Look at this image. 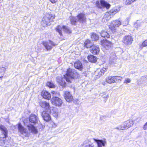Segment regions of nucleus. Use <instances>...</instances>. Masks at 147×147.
Listing matches in <instances>:
<instances>
[{
	"label": "nucleus",
	"mask_w": 147,
	"mask_h": 147,
	"mask_svg": "<svg viewBox=\"0 0 147 147\" xmlns=\"http://www.w3.org/2000/svg\"><path fill=\"white\" fill-rule=\"evenodd\" d=\"M39 104L40 106L42 108L46 110H51V108L50 107L49 103L47 102L46 101L41 100L39 102ZM51 112H52L51 111Z\"/></svg>",
	"instance_id": "nucleus-10"
},
{
	"label": "nucleus",
	"mask_w": 147,
	"mask_h": 147,
	"mask_svg": "<svg viewBox=\"0 0 147 147\" xmlns=\"http://www.w3.org/2000/svg\"><path fill=\"white\" fill-rule=\"evenodd\" d=\"M90 51L93 54H97L99 51V48L98 46L93 45L90 48Z\"/></svg>",
	"instance_id": "nucleus-17"
},
{
	"label": "nucleus",
	"mask_w": 147,
	"mask_h": 147,
	"mask_svg": "<svg viewBox=\"0 0 147 147\" xmlns=\"http://www.w3.org/2000/svg\"><path fill=\"white\" fill-rule=\"evenodd\" d=\"M146 46H147V40H145L142 43L139 45V47L141 48Z\"/></svg>",
	"instance_id": "nucleus-37"
},
{
	"label": "nucleus",
	"mask_w": 147,
	"mask_h": 147,
	"mask_svg": "<svg viewBox=\"0 0 147 147\" xmlns=\"http://www.w3.org/2000/svg\"><path fill=\"white\" fill-rule=\"evenodd\" d=\"M7 67H0V78L3 77L5 73V71Z\"/></svg>",
	"instance_id": "nucleus-32"
},
{
	"label": "nucleus",
	"mask_w": 147,
	"mask_h": 147,
	"mask_svg": "<svg viewBox=\"0 0 147 147\" xmlns=\"http://www.w3.org/2000/svg\"><path fill=\"white\" fill-rule=\"evenodd\" d=\"M93 140L95 142H96L98 147H104L107 143L105 139L100 140L93 139Z\"/></svg>",
	"instance_id": "nucleus-11"
},
{
	"label": "nucleus",
	"mask_w": 147,
	"mask_h": 147,
	"mask_svg": "<svg viewBox=\"0 0 147 147\" xmlns=\"http://www.w3.org/2000/svg\"><path fill=\"white\" fill-rule=\"evenodd\" d=\"M55 17V16L51 14H46L43 17L42 22V24L43 27H45L48 26H49L51 24L50 22L52 21Z\"/></svg>",
	"instance_id": "nucleus-2"
},
{
	"label": "nucleus",
	"mask_w": 147,
	"mask_h": 147,
	"mask_svg": "<svg viewBox=\"0 0 147 147\" xmlns=\"http://www.w3.org/2000/svg\"><path fill=\"white\" fill-rule=\"evenodd\" d=\"M3 1V0H0V3L2 2V1Z\"/></svg>",
	"instance_id": "nucleus-49"
},
{
	"label": "nucleus",
	"mask_w": 147,
	"mask_h": 147,
	"mask_svg": "<svg viewBox=\"0 0 147 147\" xmlns=\"http://www.w3.org/2000/svg\"><path fill=\"white\" fill-rule=\"evenodd\" d=\"M4 138H3V137L2 138L0 137V146H3L5 144V141L3 139Z\"/></svg>",
	"instance_id": "nucleus-41"
},
{
	"label": "nucleus",
	"mask_w": 147,
	"mask_h": 147,
	"mask_svg": "<svg viewBox=\"0 0 147 147\" xmlns=\"http://www.w3.org/2000/svg\"><path fill=\"white\" fill-rule=\"evenodd\" d=\"M74 67L76 69L80 70H82L83 68L82 63L79 61L75 62L74 63Z\"/></svg>",
	"instance_id": "nucleus-26"
},
{
	"label": "nucleus",
	"mask_w": 147,
	"mask_h": 147,
	"mask_svg": "<svg viewBox=\"0 0 147 147\" xmlns=\"http://www.w3.org/2000/svg\"><path fill=\"white\" fill-rule=\"evenodd\" d=\"M42 96L45 99L48 100H49L51 98V94L48 92L43 90L42 91L41 94Z\"/></svg>",
	"instance_id": "nucleus-18"
},
{
	"label": "nucleus",
	"mask_w": 147,
	"mask_h": 147,
	"mask_svg": "<svg viewBox=\"0 0 147 147\" xmlns=\"http://www.w3.org/2000/svg\"><path fill=\"white\" fill-rule=\"evenodd\" d=\"M51 101L52 104L56 106H60L62 104L61 100L58 97L52 98Z\"/></svg>",
	"instance_id": "nucleus-7"
},
{
	"label": "nucleus",
	"mask_w": 147,
	"mask_h": 147,
	"mask_svg": "<svg viewBox=\"0 0 147 147\" xmlns=\"http://www.w3.org/2000/svg\"><path fill=\"white\" fill-rule=\"evenodd\" d=\"M125 22L122 23V24L123 26H126L128 24V22L127 20H125L124 21ZM122 24L121 22L119 20H116L113 21L112 23L109 26V28L112 30L113 31L115 30L116 27H118Z\"/></svg>",
	"instance_id": "nucleus-3"
},
{
	"label": "nucleus",
	"mask_w": 147,
	"mask_h": 147,
	"mask_svg": "<svg viewBox=\"0 0 147 147\" xmlns=\"http://www.w3.org/2000/svg\"><path fill=\"white\" fill-rule=\"evenodd\" d=\"M52 3H55L57 1V0H49Z\"/></svg>",
	"instance_id": "nucleus-46"
},
{
	"label": "nucleus",
	"mask_w": 147,
	"mask_h": 147,
	"mask_svg": "<svg viewBox=\"0 0 147 147\" xmlns=\"http://www.w3.org/2000/svg\"><path fill=\"white\" fill-rule=\"evenodd\" d=\"M133 41V39L131 36L127 35L124 36L123 38L122 42L126 45L131 44Z\"/></svg>",
	"instance_id": "nucleus-9"
},
{
	"label": "nucleus",
	"mask_w": 147,
	"mask_h": 147,
	"mask_svg": "<svg viewBox=\"0 0 147 147\" xmlns=\"http://www.w3.org/2000/svg\"><path fill=\"white\" fill-rule=\"evenodd\" d=\"M114 76H109L106 78V82L109 84H111L115 82V81L114 80Z\"/></svg>",
	"instance_id": "nucleus-29"
},
{
	"label": "nucleus",
	"mask_w": 147,
	"mask_h": 147,
	"mask_svg": "<svg viewBox=\"0 0 147 147\" xmlns=\"http://www.w3.org/2000/svg\"><path fill=\"white\" fill-rule=\"evenodd\" d=\"M78 77V73L73 69L69 68L67 69V73L64 75V78L67 82H70V80Z\"/></svg>",
	"instance_id": "nucleus-1"
},
{
	"label": "nucleus",
	"mask_w": 147,
	"mask_h": 147,
	"mask_svg": "<svg viewBox=\"0 0 147 147\" xmlns=\"http://www.w3.org/2000/svg\"><path fill=\"white\" fill-rule=\"evenodd\" d=\"M106 69L105 68H103L101 69H98L95 72V74L97 78H99L104 74L106 71Z\"/></svg>",
	"instance_id": "nucleus-14"
},
{
	"label": "nucleus",
	"mask_w": 147,
	"mask_h": 147,
	"mask_svg": "<svg viewBox=\"0 0 147 147\" xmlns=\"http://www.w3.org/2000/svg\"><path fill=\"white\" fill-rule=\"evenodd\" d=\"M96 5L98 8H102V7H104L107 9H109L111 6L109 4L104 0H100V3L98 1H97Z\"/></svg>",
	"instance_id": "nucleus-6"
},
{
	"label": "nucleus",
	"mask_w": 147,
	"mask_h": 147,
	"mask_svg": "<svg viewBox=\"0 0 147 147\" xmlns=\"http://www.w3.org/2000/svg\"><path fill=\"white\" fill-rule=\"evenodd\" d=\"M53 115L55 117H57L58 116V112L53 111Z\"/></svg>",
	"instance_id": "nucleus-44"
},
{
	"label": "nucleus",
	"mask_w": 147,
	"mask_h": 147,
	"mask_svg": "<svg viewBox=\"0 0 147 147\" xmlns=\"http://www.w3.org/2000/svg\"><path fill=\"white\" fill-rule=\"evenodd\" d=\"M70 19L71 23L73 24H75L76 22H78L76 17H70Z\"/></svg>",
	"instance_id": "nucleus-35"
},
{
	"label": "nucleus",
	"mask_w": 147,
	"mask_h": 147,
	"mask_svg": "<svg viewBox=\"0 0 147 147\" xmlns=\"http://www.w3.org/2000/svg\"><path fill=\"white\" fill-rule=\"evenodd\" d=\"M56 31L58 32L60 36L62 35V30H63L66 32L69 33H71V31L69 28L65 26H61L59 25L56 28Z\"/></svg>",
	"instance_id": "nucleus-5"
},
{
	"label": "nucleus",
	"mask_w": 147,
	"mask_h": 147,
	"mask_svg": "<svg viewBox=\"0 0 147 147\" xmlns=\"http://www.w3.org/2000/svg\"><path fill=\"white\" fill-rule=\"evenodd\" d=\"M82 146L84 147H95L93 143H92L90 141L88 140H86L83 143Z\"/></svg>",
	"instance_id": "nucleus-25"
},
{
	"label": "nucleus",
	"mask_w": 147,
	"mask_h": 147,
	"mask_svg": "<svg viewBox=\"0 0 147 147\" xmlns=\"http://www.w3.org/2000/svg\"><path fill=\"white\" fill-rule=\"evenodd\" d=\"M43 45L47 50H50L52 49L51 46H55L57 45V44L54 43L51 41L50 40L49 42H44Z\"/></svg>",
	"instance_id": "nucleus-8"
},
{
	"label": "nucleus",
	"mask_w": 147,
	"mask_h": 147,
	"mask_svg": "<svg viewBox=\"0 0 147 147\" xmlns=\"http://www.w3.org/2000/svg\"><path fill=\"white\" fill-rule=\"evenodd\" d=\"M136 0H134V1H135Z\"/></svg>",
	"instance_id": "nucleus-50"
},
{
	"label": "nucleus",
	"mask_w": 147,
	"mask_h": 147,
	"mask_svg": "<svg viewBox=\"0 0 147 147\" xmlns=\"http://www.w3.org/2000/svg\"><path fill=\"white\" fill-rule=\"evenodd\" d=\"M27 127L29 130L32 133L36 134L38 132L37 129L36 127H35L33 125L30 124L27 125Z\"/></svg>",
	"instance_id": "nucleus-22"
},
{
	"label": "nucleus",
	"mask_w": 147,
	"mask_h": 147,
	"mask_svg": "<svg viewBox=\"0 0 147 147\" xmlns=\"http://www.w3.org/2000/svg\"><path fill=\"white\" fill-rule=\"evenodd\" d=\"M78 22H83L86 21V16L85 14L81 13L79 14L76 17Z\"/></svg>",
	"instance_id": "nucleus-15"
},
{
	"label": "nucleus",
	"mask_w": 147,
	"mask_h": 147,
	"mask_svg": "<svg viewBox=\"0 0 147 147\" xmlns=\"http://www.w3.org/2000/svg\"><path fill=\"white\" fill-rule=\"evenodd\" d=\"M91 37L93 40L96 41L99 38V36L98 35L95 33H92L91 36Z\"/></svg>",
	"instance_id": "nucleus-34"
},
{
	"label": "nucleus",
	"mask_w": 147,
	"mask_h": 147,
	"mask_svg": "<svg viewBox=\"0 0 147 147\" xmlns=\"http://www.w3.org/2000/svg\"><path fill=\"white\" fill-rule=\"evenodd\" d=\"M42 116L43 119L46 121H48L51 119V116L47 112L43 111L42 114Z\"/></svg>",
	"instance_id": "nucleus-16"
},
{
	"label": "nucleus",
	"mask_w": 147,
	"mask_h": 147,
	"mask_svg": "<svg viewBox=\"0 0 147 147\" xmlns=\"http://www.w3.org/2000/svg\"><path fill=\"white\" fill-rule=\"evenodd\" d=\"M118 12V11L116 9H112L110 10L109 12H108L109 13L110 15L111 16V15H113L115 14L117 12Z\"/></svg>",
	"instance_id": "nucleus-38"
},
{
	"label": "nucleus",
	"mask_w": 147,
	"mask_h": 147,
	"mask_svg": "<svg viewBox=\"0 0 147 147\" xmlns=\"http://www.w3.org/2000/svg\"><path fill=\"white\" fill-rule=\"evenodd\" d=\"M101 43L103 47L107 50L110 48L112 45L111 42L106 40L101 41Z\"/></svg>",
	"instance_id": "nucleus-12"
},
{
	"label": "nucleus",
	"mask_w": 147,
	"mask_h": 147,
	"mask_svg": "<svg viewBox=\"0 0 147 147\" xmlns=\"http://www.w3.org/2000/svg\"><path fill=\"white\" fill-rule=\"evenodd\" d=\"M111 16L109 12H106L102 18V21L105 22V20H109L111 17Z\"/></svg>",
	"instance_id": "nucleus-28"
},
{
	"label": "nucleus",
	"mask_w": 147,
	"mask_h": 147,
	"mask_svg": "<svg viewBox=\"0 0 147 147\" xmlns=\"http://www.w3.org/2000/svg\"><path fill=\"white\" fill-rule=\"evenodd\" d=\"M51 124L52 125V127L54 128L56 127L57 126L56 124L55 123H54L53 122H52L51 123Z\"/></svg>",
	"instance_id": "nucleus-47"
},
{
	"label": "nucleus",
	"mask_w": 147,
	"mask_h": 147,
	"mask_svg": "<svg viewBox=\"0 0 147 147\" xmlns=\"http://www.w3.org/2000/svg\"><path fill=\"white\" fill-rule=\"evenodd\" d=\"M46 85L50 88H53L55 87L54 84L52 82H47Z\"/></svg>",
	"instance_id": "nucleus-39"
},
{
	"label": "nucleus",
	"mask_w": 147,
	"mask_h": 147,
	"mask_svg": "<svg viewBox=\"0 0 147 147\" xmlns=\"http://www.w3.org/2000/svg\"><path fill=\"white\" fill-rule=\"evenodd\" d=\"M92 43L91 42L90 40H87L84 42V46L87 48H90L92 45Z\"/></svg>",
	"instance_id": "nucleus-31"
},
{
	"label": "nucleus",
	"mask_w": 147,
	"mask_h": 147,
	"mask_svg": "<svg viewBox=\"0 0 147 147\" xmlns=\"http://www.w3.org/2000/svg\"><path fill=\"white\" fill-rule=\"evenodd\" d=\"M134 123L132 120H128L123 122L118 127H116L115 129L122 130L126 129L132 126Z\"/></svg>",
	"instance_id": "nucleus-4"
},
{
	"label": "nucleus",
	"mask_w": 147,
	"mask_h": 147,
	"mask_svg": "<svg viewBox=\"0 0 147 147\" xmlns=\"http://www.w3.org/2000/svg\"><path fill=\"white\" fill-rule=\"evenodd\" d=\"M87 58L88 61L90 62L95 63L97 61L96 57L92 55H88Z\"/></svg>",
	"instance_id": "nucleus-27"
},
{
	"label": "nucleus",
	"mask_w": 147,
	"mask_h": 147,
	"mask_svg": "<svg viewBox=\"0 0 147 147\" xmlns=\"http://www.w3.org/2000/svg\"><path fill=\"white\" fill-rule=\"evenodd\" d=\"M0 130L2 133L4 135L3 138H6L7 137L8 131L4 126L2 125H0Z\"/></svg>",
	"instance_id": "nucleus-19"
},
{
	"label": "nucleus",
	"mask_w": 147,
	"mask_h": 147,
	"mask_svg": "<svg viewBox=\"0 0 147 147\" xmlns=\"http://www.w3.org/2000/svg\"><path fill=\"white\" fill-rule=\"evenodd\" d=\"M29 120L31 123H36L38 122V118L34 114H32L29 117Z\"/></svg>",
	"instance_id": "nucleus-21"
},
{
	"label": "nucleus",
	"mask_w": 147,
	"mask_h": 147,
	"mask_svg": "<svg viewBox=\"0 0 147 147\" xmlns=\"http://www.w3.org/2000/svg\"><path fill=\"white\" fill-rule=\"evenodd\" d=\"M66 80L64 78V75L63 78H61L58 77L57 78V82L61 85L63 87H64L65 85V81Z\"/></svg>",
	"instance_id": "nucleus-23"
},
{
	"label": "nucleus",
	"mask_w": 147,
	"mask_h": 147,
	"mask_svg": "<svg viewBox=\"0 0 147 147\" xmlns=\"http://www.w3.org/2000/svg\"><path fill=\"white\" fill-rule=\"evenodd\" d=\"M117 58V57L114 53L111 54L109 58V61L110 64L114 63Z\"/></svg>",
	"instance_id": "nucleus-24"
},
{
	"label": "nucleus",
	"mask_w": 147,
	"mask_h": 147,
	"mask_svg": "<svg viewBox=\"0 0 147 147\" xmlns=\"http://www.w3.org/2000/svg\"><path fill=\"white\" fill-rule=\"evenodd\" d=\"M125 4L127 5L130 4L134 1V0H125Z\"/></svg>",
	"instance_id": "nucleus-42"
},
{
	"label": "nucleus",
	"mask_w": 147,
	"mask_h": 147,
	"mask_svg": "<svg viewBox=\"0 0 147 147\" xmlns=\"http://www.w3.org/2000/svg\"><path fill=\"white\" fill-rule=\"evenodd\" d=\"M107 99L109 97V95H106L105 97Z\"/></svg>",
	"instance_id": "nucleus-48"
},
{
	"label": "nucleus",
	"mask_w": 147,
	"mask_h": 147,
	"mask_svg": "<svg viewBox=\"0 0 147 147\" xmlns=\"http://www.w3.org/2000/svg\"><path fill=\"white\" fill-rule=\"evenodd\" d=\"M143 128L144 130H147V122L144 125Z\"/></svg>",
	"instance_id": "nucleus-45"
},
{
	"label": "nucleus",
	"mask_w": 147,
	"mask_h": 147,
	"mask_svg": "<svg viewBox=\"0 0 147 147\" xmlns=\"http://www.w3.org/2000/svg\"><path fill=\"white\" fill-rule=\"evenodd\" d=\"M125 0H124V1H125Z\"/></svg>",
	"instance_id": "nucleus-51"
},
{
	"label": "nucleus",
	"mask_w": 147,
	"mask_h": 147,
	"mask_svg": "<svg viewBox=\"0 0 147 147\" xmlns=\"http://www.w3.org/2000/svg\"><path fill=\"white\" fill-rule=\"evenodd\" d=\"M64 96L65 100L68 102H71L73 100V96L69 92H65Z\"/></svg>",
	"instance_id": "nucleus-13"
},
{
	"label": "nucleus",
	"mask_w": 147,
	"mask_h": 147,
	"mask_svg": "<svg viewBox=\"0 0 147 147\" xmlns=\"http://www.w3.org/2000/svg\"><path fill=\"white\" fill-rule=\"evenodd\" d=\"M52 95L53 96L52 98H54L56 97H58L60 96L59 92L56 91H52L51 92Z\"/></svg>",
	"instance_id": "nucleus-36"
},
{
	"label": "nucleus",
	"mask_w": 147,
	"mask_h": 147,
	"mask_svg": "<svg viewBox=\"0 0 147 147\" xmlns=\"http://www.w3.org/2000/svg\"><path fill=\"white\" fill-rule=\"evenodd\" d=\"M122 77L120 76H114V80L115 81V82L116 81H117L119 80L121 81V78H122Z\"/></svg>",
	"instance_id": "nucleus-40"
},
{
	"label": "nucleus",
	"mask_w": 147,
	"mask_h": 147,
	"mask_svg": "<svg viewBox=\"0 0 147 147\" xmlns=\"http://www.w3.org/2000/svg\"><path fill=\"white\" fill-rule=\"evenodd\" d=\"M100 34L101 36L104 38H108L110 37L109 34L108 33H107V31L105 30L102 31L100 33Z\"/></svg>",
	"instance_id": "nucleus-30"
},
{
	"label": "nucleus",
	"mask_w": 147,
	"mask_h": 147,
	"mask_svg": "<svg viewBox=\"0 0 147 147\" xmlns=\"http://www.w3.org/2000/svg\"><path fill=\"white\" fill-rule=\"evenodd\" d=\"M142 22L140 21H137L134 23V26L137 28H138L142 26Z\"/></svg>",
	"instance_id": "nucleus-33"
},
{
	"label": "nucleus",
	"mask_w": 147,
	"mask_h": 147,
	"mask_svg": "<svg viewBox=\"0 0 147 147\" xmlns=\"http://www.w3.org/2000/svg\"><path fill=\"white\" fill-rule=\"evenodd\" d=\"M131 80L130 79L128 78H126L124 82V83L127 84L130 82Z\"/></svg>",
	"instance_id": "nucleus-43"
},
{
	"label": "nucleus",
	"mask_w": 147,
	"mask_h": 147,
	"mask_svg": "<svg viewBox=\"0 0 147 147\" xmlns=\"http://www.w3.org/2000/svg\"><path fill=\"white\" fill-rule=\"evenodd\" d=\"M18 128L19 131L21 134L25 135L27 133V130L25 129L20 123H18Z\"/></svg>",
	"instance_id": "nucleus-20"
}]
</instances>
